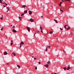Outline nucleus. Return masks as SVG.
Listing matches in <instances>:
<instances>
[{"mask_svg":"<svg viewBox=\"0 0 74 74\" xmlns=\"http://www.w3.org/2000/svg\"><path fill=\"white\" fill-rule=\"evenodd\" d=\"M64 27L66 30H70V27L67 25H65L64 26Z\"/></svg>","mask_w":74,"mask_h":74,"instance_id":"obj_1","label":"nucleus"},{"mask_svg":"<svg viewBox=\"0 0 74 74\" xmlns=\"http://www.w3.org/2000/svg\"><path fill=\"white\" fill-rule=\"evenodd\" d=\"M23 44H24V43H23V42H22L20 44V48H21L22 46L23 45Z\"/></svg>","mask_w":74,"mask_h":74,"instance_id":"obj_2","label":"nucleus"},{"mask_svg":"<svg viewBox=\"0 0 74 74\" xmlns=\"http://www.w3.org/2000/svg\"><path fill=\"white\" fill-rule=\"evenodd\" d=\"M40 29L41 30V32L42 33H43V32L42 31V27H41V26L40 27Z\"/></svg>","mask_w":74,"mask_h":74,"instance_id":"obj_3","label":"nucleus"},{"mask_svg":"<svg viewBox=\"0 0 74 74\" xmlns=\"http://www.w3.org/2000/svg\"><path fill=\"white\" fill-rule=\"evenodd\" d=\"M29 21L31 22H34V20L32 18H31L29 20Z\"/></svg>","mask_w":74,"mask_h":74,"instance_id":"obj_4","label":"nucleus"},{"mask_svg":"<svg viewBox=\"0 0 74 74\" xmlns=\"http://www.w3.org/2000/svg\"><path fill=\"white\" fill-rule=\"evenodd\" d=\"M29 15H31L32 14V12L30 10H29Z\"/></svg>","mask_w":74,"mask_h":74,"instance_id":"obj_5","label":"nucleus"},{"mask_svg":"<svg viewBox=\"0 0 74 74\" xmlns=\"http://www.w3.org/2000/svg\"><path fill=\"white\" fill-rule=\"evenodd\" d=\"M26 28L27 29V30H28V32H29L30 30V28L29 27H26Z\"/></svg>","mask_w":74,"mask_h":74,"instance_id":"obj_6","label":"nucleus"},{"mask_svg":"<svg viewBox=\"0 0 74 74\" xmlns=\"http://www.w3.org/2000/svg\"><path fill=\"white\" fill-rule=\"evenodd\" d=\"M44 66L45 67H46L47 68H48V67H49V65L48 64L45 65H44Z\"/></svg>","mask_w":74,"mask_h":74,"instance_id":"obj_7","label":"nucleus"},{"mask_svg":"<svg viewBox=\"0 0 74 74\" xmlns=\"http://www.w3.org/2000/svg\"><path fill=\"white\" fill-rule=\"evenodd\" d=\"M13 43H14V42H13V41L11 40V43H10L11 45H12V44H13Z\"/></svg>","mask_w":74,"mask_h":74,"instance_id":"obj_8","label":"nucleus"},{"mask_svg":"<svg viewBox=\"0 0 74 74\" xmlns=\"http://www.w3.org/2000/svg\"><path fill=\"white\" fill-rule=\"evenodd\" d=\"M4 55H7V51H5L4 52Z\"/></svg>","mask_w":74,"mask_h":74,"instance_id":"obj_9","label":"nucleus"},{"mask_svg":"<svg viewBox=\"0 0 74 74\" xmlns=\"http://www.w3.org/2000/svg\"><path fill=\"white\" fill-rule=\"evenodd\" d=\"M8 10L6 12H8V11H9L10 10L9 9V8L7 7L6 8Z\"/></svg>","mask_w":74,"mask_h":74,"instance_id":"obj_10","label":"nucleus"},{"mask_svg":"<svg viewBox=\"0 0 74 74\" xmlns=\"http://www.w3.org/2000/svg\"><path fill=\"white\" fill-rule=\"evenodd\" d=\"M12 30H13V32H14V33H16V31L14 29H12Z\"/></svg>","mask_w":74,"mask_h":74,"instance_id":"obj_11","label":"nucleus"},{"mask_svg":"<svg viewBox=\"0 0 74 74\" xmlns=\"http://www.w3.org/2000/svg\"><path fill=\"white\" fill-rule=\"evenodd\" d=\"M37 32H35L34 34V36H35V34H38V33H39V31H37Z\"/></svg>","mask_w":74,"mask_h":74,"instance_id":"obj_12","label":"nucleus"},{"mask_svg":"<svg viewBox=\"0 0 74 74\" xmlns=\"http://www.w3.org/2000/svg\"><path fill=\"white\" fill-rule=\"evenodd\" d=\"M27 12V10H26L24 11V14H26Z\"/></svg>","mask_w":74,"mask_h":74,"instance_id":"obj_13","label":"nucleus"},{"mask_svg":"<svg viewBox=\"0 0 74 74\" xmlns=\"http://www.w3.org/2000/svg\"><path fill=\"white\" fill-rule=\"evenodd\" d=\"M25 7H26V5H23L22 6V8H25Z\"/></svg>","mask_w":74,"mask_h":74,"instance_id":"obj_14","label":"nucleus"},{"mask_svg":"<svg viewBox=\"0 0 74 74\" xmlns=\"http://www.w3.org/2000/svg\"><path fill=\"white\" fill-rule=\"evenodd\" d=\"M71 68L70 67H68V68H67V70H69V69H70Z\"/></svg>","mask_w":74,"mask_h":74,"instance_id":"obj_15","label":"nucleus"},{"mask_svg":"<svg viewBox=\"0 0 74 74\" xmlns=\"http://www.w3.org/2000/svg\"><path fill=\"white\" fill-rule=\"evenodd\" d=\"M12 53L14 55V56H16V53H15L13 52Z\"/></svg>","mask_w":74,"mask_h":74,"instance_id":"obj_16","label":"nucleus"},{"mask_svg":"<svg viewBox=\"0 0 74 74\" xmlns=\"http://www.w3.org/2000/svg\"><path fill=\"white\" fill-rule=\"evenodd\" d=\"M54 21H55L57 23H58V21L56 20H54Z\"/></svg>","mask_w":74,"mask_h":74,"instance_id":"obj_17","label":"nucleus"},{"mask_svg":"<svg viewBox=\"0 0 74 74\" xmlns=\"http://www.w3.org/2000/svg\"><path fill=\"white\" fill-rule=\"evenodd\" d=\"M2 17L0 18V19H1V20H3V15H2Z\"/></svg>","mask_w":74,"mask_h":74,"instance_id":"obj_18","label":"nucleus"},{"mask_svg":"<svg viewBox=\"0 0 74 74\" xmlns=\"http://www.w3.org/2000/svg\"><path fill=\"white\" fill-rule=\"evenodd\" d=\"M63 69H64V70H66L67 69V68L66 67H64L63 68Z\"/></svg>","mask_w":74,"mask_h":74,"instance_id":"obj_19","label":"nucleus"},{"mask_svg":"<svg viewBox=\"0 0 74 74\" xmlns=\"http://www.w3.org/2000/svg\"><path fill=\"white\" fill-rule=\"evenodd\" d=\"M17 67L18 68V69H20V66L18 65H17Z\"/></svg>","mask_w":74,"mask_h":74,"instance_id":"obj_20","label":"nucleus"},{"mask_svg":"<svg viewBox=\"0 0 74 74\" xmlns=\"http://www.w3.org/2000/svg\"><path fill=\"white\" fill-rule=\"evenodd\" d=\"M47 63L49 64V65H50V63H51V62H50V61H49L48 62H47Z\"/></svg>","mask_w":74,"mask_h":74,"instance_id":"obj_21","label":"nucleus"},{"mask_svg":"<svg viewBox=\"0 0 74 74\" xmlns=\"http://www.w3.org/2000/svg\"><path fill=\"white\" fill-rule=\"evenodd\" d=\"M4 4H5V5H8V4L7 3H5V2H4L3 3H2L4 4Z\"/></svg>","mask_w":74,"mask_h":74,"instance_id":"obj_22","label":"nucleus"},{"mask_svg":"<svg viewBox=\"0 0 74 74\" xmlns=\"http://www.w3.org/2000/svg\"><path fill=\"white\" fill-rule=\"evenodd\" d=\"M50 34H52L53 33V32L52 31H51L49 32Z\"/></svg>","mask_w":74,"mask_h":74,"instance_id":"obj_23","label":"nucleus"},{"mask_svg":"<svg viewBox=\"0 0 74 74\" xmlns=\"http://www.w3.org/2000/svg\"><path fill=\"white\" fill-rule=\"evenodd\" d=\"M19 19L20 20V21H21V18H22V17H18Z\"/></svg>","mask_w":74,"mask_h":74,"instance_id":"obj_24","label":"nucleus"},{"mask_svg":"<svg viewBox=\"0 0 74 74\" xmlns=\"http://www.w3.org/2000/svg\"><path fill=\"white\" fill-rule=\"evenodd\" d=\"M70 35L71 36H72V35H73V33H72V32H71Z\"/></svg>","mask_w":74,"mask_h":74,"instance_id":"obj_25","label":"nucleus"},{"mask_svg":"<svg viewBox=\"0 0 74 74\" xmlns=\"http://www.w3.org/2000/svg\"><path fill=\"white\" fill-rule=\"evenodd\" d=\"M47 50L48 49H47V47H46L45 51H47Z\"/></svg>","mask_w":74,"mask_h":74,"instance_id":"obj_26","label":"nucleus"},{"mask_svg":"<svg viewBox=\"0 0 74 74\" xmlns=\"http://www.w3.org/2000/svg\"><path fill=\"white\" fill-rule=\"evenodd\" d=\"M60 11H61V12H63V10H62V9H61L60 8Z\"/></svg>","mask_w":74,"mask_h":74,"instance_id":"obj_27","label":"nucleus"},{"mask_svg":"<svg viewBox=\"0 0 74 74\" xmlns=\"http://www.w3.org/2000/svg\"><path fill=\"white\" fill-rule=\"evenodd\" d=\"M0 3H2V4H3V3L1 1V0H0Z\"/></svg>","mask_w":74,"mask_h":74,"instance_id":"obj_28","label":"nucleus"},{"mask_svg":"<svg viewBox=\"0 0 74 74\" xmlns=\"http://www.w3.org/2000/svg\"><path fill=\"white\" fill-rule=\"evenodd\" d=\"M64 1H70V0H64Z\"/></svg>","mask_w":74,"mask_h":74,"instance_id":"obj_29","label":"nucleus"},{"mask_svg":"<svg viewBox=\"0 0 74 74\" xmlns=\"http://www.w3.org/2000/svg\"><path fill=\"white\" fill-rule=\"evenodd\" d=\"M34 60H37V58H34Z\"/></svg>","mask_w":74,"mask_h":74,"instance_id":"obj_30","label":"nucleus"},{"mask_svg":"<svg viewBox=\"0 0 74 74\" xmlns=\"http://www.w3.org/2000/svg\"><path fill=\"white\" fill-rule=\"evenodd\" d=\"M24 15V14L23 13L21 15V16H22L23 15Z\"/></svg>","mask_w":74,"mask_h":74,"instance_id":"obj_31","label":"nucleus"},{"mask_svg":"<svg viewBox=\"0 0 74 74\" xmlns=\"http://www.w3.org/2000/svg\"><path fill=\"white\" fill-rule=\"evenodd\" d=\"M13 29H14L15 28V26L14 25L12 27Z\"/></svg>","mask_w":74,"mask_h":74,"instance_id":"obj_32","label":"nucleus"},{"mask_svg":"<svg viewBox=\"0 0 74 74\" xmlns=\"http://www.w3.org/2000/svg\"><path fill=\"white\" fill-rule=\"evenodd\" d=\"M3 27H2V28L1 29V30H3Z\"/></svg>","mask_w":74,"mask_h":74,"instance_id":"obj_33","label":"nucleus"},{"mask_svg":"<svg viewBox=\"0 0 74 74\" xmlns=\"http://www.w3.org/2000/svg\"><path fill=\"white\" fill-rule=\"evenodd\" d=\"M60 29L61 30H63V29L61 28H60Z\"/></svg>","mask_w":74,"mask_h":74,"instance_id":"obj_34","label":"nucleus"},{"mask_svg":"<svg viewBox=\"0 0 74 74\" xmlns=\"http://www.w3.org/2000/svg\"><path fill=\"white\" fill-rule=\"evenodd\" d=\"M47 47H49V48H51V46H48V45H47Z\"/></svg>","mask_w":74,"mask_h":74,"instance_id":"obj_35","label":"nucleus"},{"mask_svg":"<svg viewBox=\"0 0 74 74\" xmlns=\"http://www.w3.org/2000/svg\"><path fill=\"white\" fill-rule=\"evenodd\" d=\"M37 67H36V68H35L36 70H37Z\"/></svg>","mask_w":74,"mask_h":74,"instance_id":"obj_36","label":"nucleus"},{"mask_svg":"<svg viewBox=\"0 0 74 74\" xmlns=\"http://www.w3.org/2000/svg\"><path fill=\"white\" fill-rule=\"evenodd\" d=\"M63 51L65 53H66V52L65 51H64V50H63Z\"/></svg>","mask_w":74,"mask_h":74,"instance_id":"obj_37","label":"nucleus"},{"mask_svg":"<svg viewBox=\"0 0 74 74\" xmlns=\"http://www.w3.org/2000/svg\"><path fill=\"white\" fill-rule=\"evenodd\" d=\"M7 64V65H8L9 64V63H8Z\"/></svg>","mask_w":74,"mask_h":74,"instance_id":"obj_38","label":"nucleus"},{"mask_svg":"<svg viewBox=\"0 0 74 74\" xmlns=\"http://www.w3.org/2000/svg\"><path fill=\"white\" fill-rule=\"evenodd\" d=\"M62 4V2H60V4Z\"/></svg>","mask_w":74,"mask_h":74,"instance_id":"obj_39","label":"nucleus"},{"mask_svg":"<svg viewBox=\"0 0 74 74\" xmlns=\"http://www.w3.org/2000/svg\"><path fill=\"white\" fill-rule=\"evenodd\" d=\"M59 6H60V7H61V4H60V5H59Z\"/></svg>","mask_w":74,"mask_h":74,"instance_id":"obj_40","label":"nucleus"},{"mask_svg":"<svg viewBox=\"0 0 74 74\" xmlns=\"http://www.w3.org/2000/svg\"><path fill=\"white\" fill-rule=\"evenodd\" d=\"M3 7H5V5H3Z\"/></svg>","mask_w":74,"mask_h":74,"instance_id":"obj_41","label":"nucleus"},{"mask_svg":"<svg viewBox=\"0 0 74 74\" xmlns=\"http://www.w3.org/2000/svg\"><path fill=\"white\" fill-rule=\"evenodd\" d=\"M38 63H39V64H40V63H41V62H38Z\"/></svg>","mask_w":74,"mask_h":74,"instance_id":"obj_42","label":"nucleus"},{"mask_svg":"<svg viewBox=\"0 0 74 74\" xmlns=\"http://www.w3.org/2000/svg\"><path fill=\"white\" fill-rule=\"evenodd\" d=\"M57 56H59V55H56Z\"/></svg>","mask_w":74,"mask_h":74,"instance_id":"obj_43","label":"nucleus"},{"mask_svg":"<svg viewBox=\"0 0 74 74\" xmlns=\"http://www.w3.org/2000/svg\"><path fill=\"white\" fill-rule=\"evenodd\" d=\"M41 17H42V18H43V16H41Z\"/></svg>","mask_w":74,"mask_h":74,"instance_id":"obj_44","label":"nucleus"},{"mask_svg":"<svg viewBox=\"0 0 74 74\" xmlns=\"http://www.w3.org/2000/svg\"><path fill=\"white\" fill-rule=\"evenodd\" d=\"M11 26H12V25H11Z\"/></svg>","mask_w":74,"mask_h":74,"instance_id":"obj_45","label":"nucleus"},{"mask_svg":"<svg viewBox=\"0 0 74 74\" xmlns=\"http://www.w3.org/2000/svg\"><path fill=\"white\" fill-rule=\"evenodd\" d=\"M54 74H57V73H54Z\"/></svg>","mask_w":74,"mask_h":74,"instance_id":"obj_46","label":"nucleus"},{"mask_svg":"<svg viewBox=\"0 0 74 74\" xmlns=\"http://www.w3.org/2000/svg\"><path fill=\"white\" fill-rule=\"evenodd\" d=\"M32 57L33 58H34V56H32Z\"/></svg>","mask_w":74,"mask_h":74,"instance_id":"obj_47","label":"nucleus"},{"mask_svg":"<svg viewBox=\"0 0 74 74\" xmlns=\"http://www.w3.org/2000/svg\"><path fill=\"white\" fill-rule=\"evenodd\" d=\"M62 1H63V2H64V1H63V0H62Z\"/></svg>","mask_w":74,"mask_h":74,"instance_id":"obj_48","label":"nucleus"},{"mask_svg":"<svg viewBox=\"0 0 74 74\" xmlns=\"http://www.w3.org/2000/svg\"><path fill=\"white\" fill-rule=\"evenodd\" d=\"M68 67H70V65H69Z\"/></svg>","mask_w":74,"mask_h":74,"instance_id":"obj_49","label":"nucleus"},{"mask_svg":"<svg viewBox=\"0 0 74 74\" xmlns=\"http://www.w3.org/2000/svg\"><path fill=\"white\" fill-rule=\"evenodd\" d=\"M0 26H1V25H0Z\"/></svg>","mask_w":74,"mask_h":74,"instance_id":"obj_50","label":"nucleus"},{"mask_svg":"<svg viewBox=\"0 0 74 74\" xmlns=\"http://www.w3.org/2000/svg\"><path fill=\"white\" fill-rule=\"evenodd\" d=\"M51 74H54L52 73Z\"/></svg>","mask_w":74,"mask_h":74,"instance_id":"obj_51","label":"nucleus"},{"mask_svg":"<svg viewBox=\"0 0 74 74\" xmlns=\"http://www.w3.org/2000/svg\"><path fill=\"white\" fill-rule=\"evenodd\" d=\"M2 0V1H3V0Z\"/></svg>","mask_w":74,"mask_h":74,"instance_id":"obj_52","label":"nucleus"}]
</instances>
